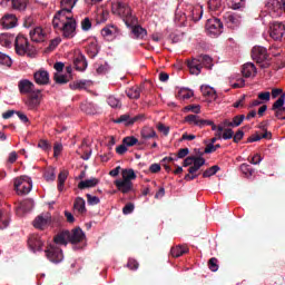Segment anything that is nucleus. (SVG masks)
<instances>
[{
	"mask_svg": "<svg viewBox=\"0 0 285 285\" xmlns=\"http://www.w3.org/2000/svg\"><path fill=\"white\" fill-rule=\"evenodd\" d=\"M18 90L20 95H28L26 104L31 110L38 108L41 104V90L35 89V82L28 79H21L18 82Z\"/></svg>",
	"mask_w": 285,
	"mask_h": 285,
	"instance_id": "nucleus-1",
	"label": "nucleus"
},
{
	"mask_svg": "<svg viewBox=\"0 0 285 285\" xmlns=\"http://www.w3.org/2000/svg\"><path fill=\"white\" fill-rule=\"evenodd\" d=\"M204 17V7L200 4H183V11L180 13V23L183 27L190 26L188 21H200Z\"/></svg>",
	"mask_w": 285,
	"mask_h": 285,
	"instance_id": "nucleus-2",
	"label": "nucleus"
},
{
	"mask_svg": "<svg viewBox=\"0 0 285 285\" xmlns=\"http://www.w3.org/2000/svg\"><path fill=\"white\" fill-rule=\"evenodd\" d=\"M111 11L114 14H118V17L122 18V21L127 26V28H131L137 23V17L132 14V9L126 2H117L111 7Z\"/></svg>",
	"mask_w": 285,
	"mask_h": 285,
	"instance_id": "nucleus-3",
	"label": "nucleus"
},
{
	"mask_svg": "<svg viewBox=\"0 0 285 285\" xmlns=\"http://www.w3.org/2000/svg\"><path fill=\"white\" fill-rule=\"evenodd\" d=\"M14 190L19 195H28L32 190V179L28 176H21L13 181Z\"/></svg>",
	"mask_w": 285,
	"mask_h": 285,
	"instance_id": "nucleus-4",
	"label": "nucleus"
},
{
	"mask_svg": "<svg viewBox=\"0 0 285 285\" xmlns=\"http://www.w3.org/2000/svg\"><path fill=\"white\" fill-rule=\"evenodd\" d=\"M252 58L256 61L261 68H268V51L264 47H254L252 49Z\"/></svg>",
	"mask_w": 285,
	"mask_h": 285,
	"instance_id": "nucleus-5",
	"label": "nucleus"
},
{
	"mask_svg": "<svg viewBox=\"0 0 285 285\" xmlns=\"http://www.w3.org/2000/svg\"><path fill=\"white\" fill-rule=\"evenodd\" d=\"M60 30L65 39H72L77 35V20L72 16H66V21L62 22Z\"/></svg>",
	"mask_w": 285,
	"mask_h": 285,
	"instance_id": "nucleus-6",
	"label": "nucleus"
},
{
	"mask_svg": "<svg viewBox=\"0 0 285 285\" xmlns=\"http://www.w3.org/2000/svg\"><path fill=\"white\" fill-rule=\"evenodd\" d=\"M14 48L17 55L23 57V55H30L32 52V46L28 42V38L23 35H18L14 40Z\"/></svg>",
	"mask_w": 285,
	"mask_h": 285,
	"instance_id": "nucleus-7",
	"label": "nucleus"
},
{
	"mask_svg": "<svg viewBox=\"0 0 285 285\" xmlns=\"http://www.w3.org/2000/svg\"><path fill=\"white\" fill-rule=\"evenodd\" d=\"M45 253L46 257L49 262H52V264H60V262H63V250L55 244H49L45 249Z\"/></svg>",
	"mask_w": 285,
	"mask_h": 285,
	"instance_id": "nucleus-8",
	"label": "nucleus"
},
{
	"mask_svg": "<svg viewBox=\"0 0 285 285\" xmlns=\"http://www.w3.org/2000/svg\"><path fill=\"white\" fill-rule=\"evenodd\" d=\"M206 164V159L204 157H194V165H191L187 171L188 174L185 176V181H193V179H197L199 177V169L202 166Z\"/></svg>",
	"mask_w": 285,
	"mask_h": 285,
	"instance_id": "nucleus-9",
	"label": "nucleus"
},
{
	"mask_svg": "<svg viewBox=\"0 0 285 285\" xmlns=\"http://www.w3.org/2000/svg\"><path fill=\"white\" fill-rule=\"evenodd\" d=\"M205 28L212 37H219L224 32V23L218 18L208 19Z\"/></svg>",
	"mask_w": 285,
	"mask_h": 285,
	"instance_id": "nucleus-10",
	"label": "nucleus"
},
{
	"mask_svg": "<svg viewBox=\"0 0 285 285\" xmlns=\"http://www.w3.org/2000/svg\"><path fill=\"white\" fill-rule=\"evenodd\" d=\"M43 244H46V240L39 234H31L28 238V246L32 253H41Z\"/></svg>",
	"mask_w": 285,
	"mask_h": 285,
	"instance_id": "nucleus-11",
	"label": "nucleus"
},
{
	"mask_svg": "<svg viewBox=\"0 0 285 285\" xmlns=\"http://www.w3.org/2000/svg\"><path fill=\"white\" fill-rule=\"evenodd\" d=\"M285 33V26L282 22H272L269 26V36L274 41H282Z\"/></svg>",
	"mask_w": 285,
	"mask_h": 285,
	"instance_id": "nucleus-12",
	"label": "nucleus"
},
{
	"mask_svg": "<svg viewBox=\"0 0 285 285\" xmlns=\"http://www.w3.org/2000/svg\"><path fill=\"white\" fill-rule=\"evenodd\" d=\"M51 222L52 216L50 215V213H45L35 218L33 227L38 228V230H45L46 228H48V226H50Z\"/></svg>",
	"mask_w": 285,
	"mask_h": 285,
	"instance_id": "nucleus-13",
	"label": "nucleus"
},
{
	"mask_svg": "<svg viewBox=\"0 0 285 285\" xmlns=\"http://www.w3.org/2000/svg\"><path fill=\"white\" fill-rule=\"evenodd\" d=\"M18 19L17 16L12 13L4 14L0 20V26H2L3 30H10L12 28H17Z\"/></svg>",
	"mask_w": 285,
	"mask_h": 285,
	"instance_id": "nucleus-14",
	"label": "nucleus"
},
{
	"mask_svg": "<svg viewBox=\"0 0 285 285\" xmlns=\"http://www.w3.org/2000/svg\"><path fill=\"white\" fill-rule=\"evenodd\" d=\"M66 17H72V11L65 8H61V10L57 11L52 20L53 28H59L60 23L66 22Z\"/></svg>",
	"mask_w": 285,
	"mask_h": 285,
	"instance_id": "nucleus-15",
	"label": "nucleus"
},
{
	"mask_svg": "<svg viewBox=\"0 0 285 285\" xmlns=\"http://www.w3.org/2000/svg\"><path fill=\"white\" fill-rule=\"evenodd\" d=\"M185 121L187 124H191L194 126H198L199 128H204V126H213L212 120L200 119L197 115H188L185 117Z\"/></svg>",
	"mask_w": 285,
	"mask_h": 285,
	"instance_id": "nucleus-16",
	"label": "nucleus"
},
{
	"mask_svg": "<svg viewBox=\"0 0 285 285\" xmlns=\"http://www.w3.org/2000/svg\"><path fill=\"white\" fill-rule=\"evenodd\" d=\"M33 78L38 86H48V83H50V73L45 69L36 71Z\"/></svg>",
	"mask_w": 285,
	"mask_h": 285,
	"instance_id": "nucleus-17",
	"label": "nucleus"
},
{
	"mask_svg": "<svg viewBox=\"0 0 285 285\" xmlns=\"http://www.w3.org/2000/svg\"><path fill=\"white\" fill-rule=\"evenodd\" d=\"M82 239H86V234L80 227L69 232V244H79Z\"/></svg>",
	"mask_w": 285,
	"mask_h": 285,
	"instance_id": "nucleus-18",
	"label": "nucleus"
},
{
	"mask_svg": "<svg viewBox=\"0 0 285 285\" xmlns=\"http://www.w3.org/2000/svg\"><path fill=\"white\" fill-rule=\"evenodd\" d=\"M117 189L124 195H128L132 190V180L118 179L115 181Z\"/></svg>",
	"mask_w": 285,
	"mask_h": 285,
	"instance_id": "nucleus-19",
	"label": "nucleus"
},
{
	"mask_svg": "<svg viewBox=\"0 0 285 285\" xmlns=\"http://www.w3.org/2000/svg\"><path fill=\"white\" fill-rule=\"evenodd\" d=\"M69 238H70V230H62L53 237V244L56 246L57 244L61 246H68Z\"/></svg>",
	"mask_w": 285,
	"mask_h": 285,
	"instance_id": "nucleus-20",
	"label": "nucleus"
},
{
	"mask_svg": "<svg viewBox=\"0 0 285 285\" xmlns=\"http://www.w3.org/2000/svg\"><path fill=\"white\" fill-rule=\"evenodd\" d=\"M31 41L36 43H41V41L46 40V33H43V29L41 27H36L30 31Z\"/></svg>",
	"mask_w": 285,
	"mask_h": 285,
	"instance_id": "nucleus-21",
	"label": "nucleus"
},
{
	"mask_svg": "<svg viewBox=\"0 0 285 285\" xmlns=\"http://www.w3.org/2000/svg\"><path fill=\"white\" fill-rule=\"evenodd\" d=\"M73 65H75L76 70H78L79 72H83V70H86V68H88V60H86V56H83V53H79L75 58Z\"/></svg>",
	"mask_w": 285,
	"mask_h": 285,
	"instance_id": "nucleus-22",
	"label": "nucleus"
},
{
	"mask_svg": "<svg viewBox=\"0 0 285 285\" xmlns=\"http://www.w3.org/2000/svg\"><path fill=\"white\" fill-rule=\"evenodd\" d=\"M117 35H119V29H117V27L115 26H107L105 28L101 29V36L105 39H115V37H117Z\"/></svg>",
	"mask_w": 285,
	"mask_h": 285,
	"instance_id": "nucleus-23",
	"label": "nucleus"
},
{
	"mask_svg": "<svg viewBox=\"0 0 285 285\" xmlns=\"http://www.w3.org/2000/svg\"><path fill=\"white\" fill-rule=\"evenodd\" d=\"M243 77L250 78L257 75V67L253 62H246L242 69Z\"/></svg>",
	"mask_w": 285,
	"mask_h": 285,
	"instance_id": "nucleus-24",
	"label": "nucleus"
},
{
	"mask_svg": "<svg viewBox=\"0 0 285 285\" xmlns=\"http://www.w3.org/2000/svg\"><path fill=\"white\" fill-rule=\"evenodd\" d=\"M190 75H200L202 68H204V65L200 62L199 58H195L191 61L187 63Z\"/></svg>",
	"mask_w": 285,
	"mask_h": 285,
	"instance_id": "nucleus-25",
	"label": "nucleus"
},
{
	"mask_svg": "<svg viewBox=\"0 0 285 285\" xmlns=\"http://www.w3.org/2000/svg\"><path fill=\"white\" fill-rule=\"evenodd\" d=\"M200 91L203 97H207L209 101H215L217 99V91L210 86H200Z\"/></svg>",
	"mask_w": 285,
	"mask_h": 285,
	"instance_id": "nucleus-26",
	"label": "nucleus"
},
{
	"mask_svg": "<svg viewBox=\"0 0 285 285\" xmlns=\"http://www.w3.org/2000/svg\"><path fill=\"white\" fill-rule=\"evenodd\" d=\"M142 90H144V85L130 87L126 90V95L129 99H139V97H141Z\"/></svg>",
	"mask_w": 285,
	"mask_h": 285,
	"instance_id": "nucleus-27",
	"label": "nucleus"
},
{
	"mask_svg": "<svg viewBox=\"0 0 285 285\" xmlns=\"http://www.w3.org/2000/svg\"><path fill=\"white\" fill-rule=\"evenodd\" d=\"M273 134L269 131H257L248 138L249 142L262 141V139H271Z\"/></svg>",
	"mask_w": 285,
	"mask_h": 285,
	"instance_id": "nucleus-28",
	"label": "nucleus"
},
{
	"mask_svg": "<svg viewBox=\"0 0 285 285\" xmlns=\"http://www.w3.org/2000/svg\"><path fill=\"white\" fill-rule=\"evenodd\" d=\"M131 32L136 39H144L148 35V31L137 23L131 26Z\"/></svg>",
	"mask_w": 285,
	"mask_h": 285,
	"instance_id": "nucleus-29",
	"label": "nucleus"
},
{
	"mask_svg": "<svg viewBox=\"0 0 285 285\" xmlns=\"http://www.w3.org/2000/svg\"><path fill=\"white\" fill-rule=\"evenodd\" d=\"M229 83L232 88H244L246 86V80L239 75H234L229 78Z\"/></svg>",
	"mask_w": 285,
	"mask_h": 285,
	"instance_id": "nucleus-30",
	"label": "nucleus"
},
{
	"mask_svg": "<svg viewBox=\"0 0 285 285\" xmlns=\"http://www.w3.org/2000/svg\"><path fill=\"white\" fill-rule=\"evenodd\" d=\"M97 184H99V179L90 178V179H86V180L80 181L78 184V188L80 190H86V188H95V186H97Z\"/></svg>",
	"mask_w": 285,
	"mask_h": 285,
	"instance_id": "nucleus-31",
	"label": "nucleus"
},
{
	"mask_svg": "<svg viewBox=\"0 0 285 285\" xmlns=\"http://www.w3.org/2000/svg\"><path fill=\"white\" fill-rule=\"evenodd\" d=\"M226 24L227 28H238V26L242 23V21L239 20V17L235 16V14H227L226 16Z\"/></svg>",
	"mask_w": 285,
	"mask_h": 285,
	"instance_id": "nucleus-32",
	"label": "nucleus"
},
{
	"mask_svg": "<svg viewBox=\"0 0 285 285\" xmlns=\"http://www.w3.org/2000/svg\"><path fill=\"white\" fill-rule=\"evenodd\" d=\"M10 1V0H6ZM11 6L13 10H18L19 12H23L26 8H28V0H11Z\"/></svg>",
	"mask_w": 285,
	"mask_h": 285,
	"instance_id": "nucleus-33",
	"label": "nucleus"
},
{
	"mask_svg": "<svg viewBox=\"0 0 285 285\" xmlns=\"http://www.w3.org/2000/svg\"><path fill=\"white\" fill-rule=\"evenodd\" d=\"M140 135L142 139H155L157 137V132L153 127H144Z\"/></svg>",
	"mask_w": 285,
	"mask_h": 285,
	"instance_id": "nucleus-34",
	"label": "nucleus"
},
{
	"mask_svg": "<svg viewBox=\"0 0 285 285\" xmlns=\"http://www.w3.org/2000/svg\"><path fill=\"white\" fill-rule=\"evenodd\" d=\"M33 203L30 199L20 202L19 206L17 207V212L21 210V213H28L32 210Z\"/></svg>",
	"mask_w": 285,
	"mask_h": 285,
	"instance_id": "nucleus-35",
	"label": "nucleus"
},
{
	"mask_svg": "<svg viewBox=\"0 0 285 285\" xmlns=\"http://www.w3.org/2000/svg\"><path fill=\"white\" fill-rule=\"evenodd\" d=\"M10 224V216L8 213L0 210V230H3V228H8Z\"/></svg>",
	"mask_w": 285,
	"mask_h": 285,
	"instance_id": "nucleus-36",
	"label": "nucleus"
},
{
	"mask_svg": "<svg viewBox=\"0 0 285 285\" xmlns=\"http://www.w3.org/2000/svg\"><path fill=\"white\" fill-rule=\"evenodd\" d=\"M73 207L80 214L86 213V200L81 197H77L75 200Z\"/></svg>",
	"mask_w": 285,
	"mask_h": 285,
	"instance_id": "nucleus-37",
	"label": "nucleus"
},
{
	"mask_svg": "<svg viewBox=\"0 0 285 285\" xmlns=\"http://www.w3.org/2000/svg\"><path fill=\"white\" fill-rule=\"evenodd\" d=\"M69 86L71 90H86L88 88V81L86 80L73 81Z\"/></svg>",
	"mask_w": 285,
	"mask_h": 285,
	"instance_id": "nucleus-38",
	"label": "nucleus"
},
{
	"mask_svg": "<svg viewBox=\"0 0 285 285\" xmlns=\"http://www.w3.org/2000/svg\"><path fill=\"white\" fill-rule=\"evenodd\" d=\"M68 179V171L63 170L60 171L58 175V190L61 193L63 190V186L66 184V180Z\"/></svg>",
	"mask_w": 285,
	"mask_h": 285,
	"instance_id": "nucleus-39",
	"label": "nucleus"
},
{
	"mask_svg": "<svg viewBox=\"0 0 285 285\" xmlns=\"http://www.w3.org/2000/svg\"><path fill=\"white\" fill-rule=\"evenodd\" d=\"M132 117L130 114L121 115L118 119L115 120V124H125V126H132Z\"/></svg>",
	"mask_w": 285,
	"mask_h": 285,
	"instance_id": "nucleus-40",
	"label": "nucleus"
},
{
	"mask_svg": "<svg viewBox=\"0 0 285 285\" xmlns=\"http://www.w3.org/2000/svg\"><path fill=\"white\" fill-rule=\"evenodd\" d=\"M132 179H137V175L132 169H124L122 170V180L132 181Z\"/></svg>",
	"mask_w": 285,
	"mask_h": 285,
	"instance_id": "nucleus-41",
	"label": "nucleus"
},
{
	"mask_svg": "<svg viewBox=\"0 0 285 285\" xmlns=\"http://www.w3.org/2000/svg\"><path fill=\"white\" fill-rule=\"evenodd\" d=\"M53 80L56 83L63 86V85L68 83V81H70V78L67 75L55 73Z\"/></svg>",
	"mask_w": 285,
	"mask_h": 285,
	"instance_id": "nucleus-42",
	"label": "nucleus"
},
{
	"mask_svg": "<svg viewBox=\"0 0 285 285\" xmlns=\"http://www.w3.org/2000/svg\"><path fill=\"white\" fill-rule=\"evenodd\" d=\"M181 101H188L191 97H195V92L190 89H180L179 91Z\"/></svg>",
	"mask_w": 285,
	"mask_h": 285,
	"instance_id": "nucleus-43",
	"label": "nucleus"
},
{
	"mask_svg": "<svg viewBox=\"0 0 285 285\" xmlns=\"http://www.w3.org/2000/svg\"><path fill=\"white\" fill-rule=\"evenodd\" d=\"M285 104V94L281 95V97L274 102L272 110H283Z\"/></svg>",
	"mask_w": 285,
	"mask_h": 285,
	"instance_id": "nucleus-44",
	"label": "nucleus"
},
{
	"mask_svg": "<svg viewBox=\"0 0 285 285\" xmlns=\"http://www.w3.org/2000/svg\"><path fill=\"white\" fill-rule=\"evenodd\" d=\"M219 170H220L219 166L214 165L203 173V177L204 178L213 177V175H217V173H219Z\"/></svg>",
	"mask_w": 285,
	"mask_h": 285,
	"instance_id": "nucleus-45",
	"label": "nucleus"
},
{
	"mask_svg": "<svg viewBox=\"0 0 285 285\" xmlns=\"http://www.w3.org/2000/svg\"><path fill=\"white\" fill-rule=\"evenodd\" d=\"M200 65L205 66V68H213V58L210 56H199Z\"/></svg>",
	"mask_w": 285,
	"mask_h": 285,
	"instance_id": "nucleus-46",
	"label": "nucleus"
},
{
	"mask_svg": "<svg viewBox=\"0 0 285 285\" xmlns=\"http://www.w3.org/2000/svg\"><path fill=\"white\" fill-rule=\"evenodd\" d=\"M163 166L165 170L170 171L175 166V159L173 157H166L163 159Z\"/></svg>",
	"mask_w": 285,
	"mask_h": 285,
	"instance_id": "nucleus-47",
	"label": "nucleus"
},
{
	"mask_svg": "<svg viewBox=\"0 0 285 285\" xmlns=\"http://www.w3.org/2000/svg\"><path fill=\"white\" fill-rule=\"evenodd\" d=\"M87 55L90 57V59H95L97 55H99V49H97L96 43H91L87 48Z\"/></svg>",
	"mask_w": 285,
	"mask_h": 285,
	"instance_id": "nucleus-48",
	"label": "nucleus"
},
{
	"mask_svg": "<svg viewBox=\"0 0 285 285\" xmlns=\"http://www.w3.org/2000/svg\"><path fill=\"white\" fill-rule=\"evenodd\" d=\"M76 3H77V0H61L60 6L65 10H70V12H72V9L75 8Z\"/></svg>",
	"mask_w": 285,
	"mask_h": 285,
	"instance_id": "nucleus-49",
	"label": "nucleus"
},
{
	"mask_svg": "<svg viewBox=\"0 0 285 285\" xmlns=\"http://www.w3.org/2000/svg\"><path fill=\"white\" fill-rule=\"evenodd\" d=\"M183 112H194L195 115H199V112H202V106L199 105H189L186 106L183 109Z\"/></svg>",
	"mask_w": 285,
	"mask_h": 285,
	"instance_id": "nucleus-50",
	"label": "nucleus"
},
{
	"mask_svg": "<svg viewBox=\"0 0 285 285\" xmlns=\"http://www.w3.org/2000/svg\"><path fill=\"white\" fill-rule=\"evenodd\" d=\"M227 1H228V6H230L233 10H239V8H244V6H246L244 0H227Z\"/></svg>",
	"mask_w": 285,
	"mask_h": 285,
	"instance_id": "nucleus-51",
	"label": "nucleus"
},
{
	"mask_svg": "<svg viewBox=\"0 0 285 285\" xmlns=\"http://www.w3.org/2000/svg\"><path fill=\"white\" fill-rule=\"evenodd\" d=\"M131 146H135V144L119 145L118 147H116L117 155H126V153H128V148H130Z\"/></svg>",
	"mask_w": 285,
	"mask_h": 285,
	"instance_id": "nucleus-52",
	"label": "nucleus"
},
{
	"mask_svg": "<svg viewBox=\"0 0 285 285\" xmlns=\"http://www.w3.org/2000/svg\"><path fill=\"white\" fill-rule=\"evenodd\" d=\"M156 128H157L158 132H160L165 137H168V132H170V127L164 125L163 122H158L156 125Z\"/></svg>",
	"mask_w": 285,
	"mask_h": 285,
	"instance_id": "nucleus-53",
	"label": "nucleus"
},
{
	"mask_svg": "<svg viewBox=\"0 0 285 285\" xmlns=\"http://www.w3.org/2000/svg\"><path fill=\"white\" fill-rule=\"evenodd\" d=\"M244 119H246V116H244V115L235 116L232 120L233 128H237V127L242 126V124L244 122Z\"/></svg>",
	"mask_w": 285,
	"mask_h": 285,
	"instance_id": "nucleus-54",
	"label": "nucleus"
},
{
	"mask_svg": "<svg viewBox=\"0 0 285 285\" xmlns=\"http://www.w3.org/2000/svg\"><path fill=\"white\" fill-rule=\"evenodd\" d=\"M0 63L1 66H7L8 68H10V66H12V59L9 58L8 55L0 52Z\"/></svg>",
	"mask_w": 285,
	"mask_h": 285,
	"instance_id": "nucleus-55",
	"label": "nucleus"
},
{
	"mask_svg": "<svg viewBox=\"0 0 285 285\" xmlns=\"http://www.w3.org/2000/svg\"><path fill=\"white\" fill-rule=\"evenodd\" d=\"M212 126V130H216V135L218 137V139H222V134L224 132V128H226L224 125H215V122H213V125H209Z\"/></svg>",
	"mask_w": 285,
	"mask_h": 285,
	"instance_id": "nucleus-56",
	"label": "nucleus"
},
{
	"mask_svg": "<svg viewBox=\"0 0 285 285\" xmlns=\"http://www.w3.org/2000/svg\"><path fill=\"white\" fill-rule=\"evenodd\" d=\"M86 197H87V204L89 206H97V204L100 203V199L97 196H92L90 194H87Z\"/></svg>",
	"mask_w": 285,
	"mask_h": 285,
	"instance_id": "nucleus-57",
	"label": "nucleus"
},
{
	"mask_svg": "<svg viewBox=\"0 0 285 285\" xmlns=\"http://www.w3.org/2000/svg\"><path fill=\"white\" fill-rule=\"evenodd\" d=\"M209 10H219L222 8V0H208Z\"/></svg>",
	"mask_w": 285,
	"mask_h": 285,
	"instance_id": "nucleus-58",
	"label": "nucleus"
},
{
	"mask_svg": "<svg viewBox=\"0 0 285 285\" xmlns=\"http://www.w3.org/2000/svg\"><path fill=\"white\" fill-rule=\"evenodd\" d=\"M208 266L213 273H217V271H219V265H217V258L215 257L208 261Z\"/></svg>",
	"mask_w": 285,
	"mask_h": 285,
	"instance_id": "nucleus-59",
	"label": "nucleus"
},
{
	"mask_svg": "<svg viewBox=\"0 0 285 285\" xmlns=\"http://www.w3.org/2000/svg\"><path fill=\"white\" fill-rule=\"evenodd\" d=\"M0 43L4 46V48H10L12 41L8 38V35L2 33L0 35Z\"/></svg>",
	"mask_w": 285,
	"mask_h": 285,
	"instance_id": "nucleus-60",
	"label": "nucleus"
},
{
	"mask_svg": "<svg viewBox=\"0 0 285 285\" xmlns=\"http://www.w3.org/2000/svg\"><path fill=\"white\" fill-rule=\"evenodd\" d=\"M81 28L85 32H88V30H90V28H92V22L90 21V18H85L81 21Z\"/></svg>",
	"mask_w": 285,
	"mask_h": 285,
	"instance_id": "nucleus-61",
	"label": "nucleus"
},
{
	"mask_svg": "<svg viewBox=\"0 0 285 285\" xmlns=\"http://www.w3.org/2000/svg\"><path fill=\"white\" fill-rule=\"evenodd\" d=\"M45 179L47 181H55L57 179V175L55 174V169H49L45 173Z\"/></svg>",
	"mask_w": 285,
	"mask_h": 285,
	"instance_id": "nucleus-62",
	"label": "nucleus"
},
{
	"mask_svg": "<svg viewBox=\"0 0 285 285\" xmlns=\"http://www.w3.org/2000/svg\"><path fill=\"white\" fill-rule=\"evenodd\" d=\"M240 170L247 177H250V175H253V168H250V165L242 164Z\"/></svg>",
	"mask_w": 285,
	"mask_h": 285,
	"instance_id": "nucleus-63",
	"label": "nucleus"
},
{
	"mask_svg": "<svg viewBox=\"0 0 285 285\" xmlns=\"http://www.w3.org/2000/svg\"><path fill=\"white\" fill-rule=\"evenodd\" d=\"M121 144H139V139H137L135 136H127L122 138Z\"/></svg>",
	"mask_w": 285,
	"mask_h": 285,
	"instance_id": "nucleus-64",
	"label": "nucleus"
}]
</instances>
